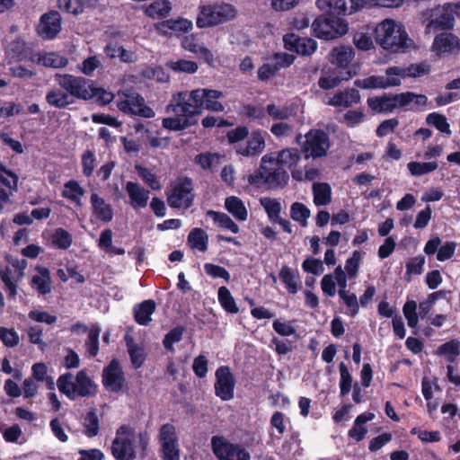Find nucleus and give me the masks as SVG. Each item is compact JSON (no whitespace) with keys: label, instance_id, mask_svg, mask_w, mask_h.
Wrapping results in <instances>:
<instances>
[{"label":"nucleus","instance_id":"obj_20","mask_svg":"<svg viewBox=\"0 0 460 460\" xmlns=\"http://www.w3.org/2000/svg\"><path fill=\"white\" fill-rule=\"evenodd\" d=\"M38 33L44 39L52 40L61 31V15L58 11H49L40 17Z\"/></svg>","mask_w":460,"mask_h":460},{"label":"nucleus","instance_id":"obj_26","mask_svg":"<svg viewBox=\"0 0 460 460\" xmlns=\"http://www.w3.org/2000/svg\"><path fill=\"white\" fill-rule=\"evenodd\" d=\"M156 304L153 299L144 300L133 306L134 321L142 326H147L152 321V314L155 312Z\"/></svg>","mask_w":460,"mask_h":460},{"label":"nucleus","instance_id":"obj_61","mask_svg":"<svg viewBox=\"0 0 460 460\" xmlns=\"http://www.w3.org/2000/svg\"><path fill=\"white\" fill-rule=\"evenodd\" d=\"M204 270L207 275L213 279H223L227 283L230 281V273L222 266L207 262L204 264Z\"/></svg>","mask_w":460,"mask_h":460},{"label":"nucleus","instance_id":"obj_27","mask_svg":"<svg viewBox=\"0 0 460 460\" xmlns=\"http://www.w3.org/2000/svg\"><path fill=\"white\" fill-rule=\"evenodd\" d=\"M90 202L93 214L101 221L109 223L112 220L114 213L111 204L106 203L103 198L97 193L91 194Z\"/></svg>","mask_w":460,"mask_h":460},{"label":"nucleus","instance_id":"obj_13","mask_svg":"<svg viewBox=\"0 0 460 460\" xmlns=\"http://www.w3.org/2000/svg\"><path fill=\"white\" fill-rule=\"evenodd\" d=\"M192 190V180L190 177L180 179L167 197L168 205L172 208H190L194 199Z\"/></svg>","mask_w":460,"mask_h":460},{"label":"nucleus","instance_id":"obj_44","mask_svg":"<svg viewBox=\"0 0 460 460\" xmlns=\"http://www.w3.org/2000/svg\"><path fill=\"white\" fill-rule=\"evenodd\" d=\"M84 433L88 438H93L98 435L100 430V420L96 411L91 409L83 418Z\"/></svg>","mask_w":460,"mask_h":460},{"label":"nucleus","instance_id":"obj_62","mask_svg":"<svg viewBox=\"0 0 460 460\" xmlns=\"http://www.w3.org/2000/svg\"><path fill=\"white\" fill-rule=\"evenodd\" d=\"M249 136V129L246 126H237L235 128L229 130L226 133V138L229 144L238 145L243 144V140Z\"/></svg>","mask_w":460,"mask_h":460},{"label":"nucleus","instance_id":"obj_55","mask_svg":"<svg viewBox=\"0 0 460 460\" xmlns=\"http://www.w3.org/2000/svg\"><path fill=\"white\" fill-rule=\"evenodd\" d=\"M340 370V393L341 396L347 395L350 390L352 385V376L348 369V367L344 362H341L339 365Z\"/></svg>","mask_w":460,"mask_h":460},{"label":"nucleus","instance_id":"obj_25","mask_svg":"<svg viewBox=\"0 0 460 460\" xmlns=\"http://www.w3.org/2000/svg\"><path fill=\"white\" fill-rule=\"evenodd\" d=\"M279 278L291 295L296 294L302 288L301 277L296 269L283 265L279 272Z\"/></svg>","mask_w":460,"mask_h":460},{"label":"nucleus","instance_id":"obj_48","mask_svg":"<svg viewBox=\"0 0 460 460\" xmlns=\"http://www.w3.org/2000/svg\"><path fill=\"white\" fill-rule=\"evenodd\" d=\"M67 58L55 52L40 55L37 59V63L39 65L53 68L65 67L67 65Z\"/></svg>","mask_w":460,"mask_h":460},{"label":"nucleus","instance_id":"obj_30","mask_svg":"<svg viewBox=\"0 0 460 460\" xmlns=\"http://www.w3.org/2000/svg\"><path fill=\"white\" fill-rule=\"evenodd\" d=\"M175 117H167L163 119V128L172 131H181L189 128L198 123L196 119L188 117L186 113L178 112L175 113Z\"/></svg>","mask_w":460,"mask_h":460},{"label":"nucleus","instance_id":"obj_43","mask_svg":"<svg viewBox=\"0 0 460 460\" xmlns=\"http://www.w3.org/2000/svg\"><path fill=\"white\" fill-rule=\"evenodd\" d=\"M217 298L221 307L226 313L235 314L239 312V307L237 306L230 290L226 287L222 286L218 288Z\"/></svg>","mask_w":460,"mask_h":460},{"label":"nucleus","instance_id":"obj_38","mask_svg":"<svg viewBox=\"0 0 460 460\" xmlns=\"http://www.w3.org/2000/svg\"><path fill=\"white\" fill-rule=\"evenodd\" d=\"M436 355L443 356L452 365L460 355V341L456 339L447 341L439 345L436 350Z\"/></svg>","mask_w":460,"mask_h":460},{"label":"nucleus","instance_id":"obj_51","mask_svg":"<svg viewBox=\"0 0 460 460\" xmlns=\"http://www.w3.org/2000/svg\"><path fill=\"white\" fill-rule=\"evenodd\" d=\"M407 168L412 176L428 174L438 168L437 162H410Z\"/></svg>","mask_w":460,"mask_h":460},{"label":"nucleus","instance_id":"obj_28","mask_svg":"<svg viewBox=\"0 0 460 460\" xmlns=\"http://www.w3.org/2000/svg\"><path fill=\"white\" fill-rule=\"evenodd\" d=\"M192 22L185 18L168 19L156 24L160 34L168 35L170 31L174 33L188 32L192 29Z\"/></svg>","mask_w":460,"mask_h":460},{"label":"nucleus","instance_id":"obj_37","mask_svg":"<svg viewBox=\"0 0 460 460\" xmlns=\"http://www.w3.org/2000/svg\"><path fill=\"white\" fill-rule=\"evenodd\" d=\"M352 48L347 46L336 47L332 51V63L340 68H347L354 58Z\"/></svg>","mask_w":460,"mask_h":460},{"label":"nucleus","instance_id":"obj_35","mask_svg":"<svg viewBox=\"0 0 460 460\" xmlns=\"http://www.w3.org/2000/svg\"><path fill=\"white\" fill-rule=\"evenodd\" d=\"M204 92L208 93V94H205L206 97L203 99V111L207 110L212 112L225 111V106L218 102L224 96L221 91L204 88Z\"/></svg>","mask_w":460,"mask_h":460},{"label":"nucleus","instance_id":"obj_29","mask_svg":"<svg viewBox=\"0 0 460 460\" xmlns=\"http://www.w3.org/2000/svg\"><path fill=\"white\" fill-rule=\"evenodd\" d=\"M317 8L328 15L341 17L349 15L347 0H316Z\"/></svg>","mask_w":460,"mask_h":460},{"label":"nucleus","instance_id":"obj_9","mask_svg":"<svg viewBox=\"0 0 460 460\" xmlns=\"http://www.w3.org/2000/svg\"><path fill=\"white\" fill-rule=\"evenodd\" d=\"M305 141L301 147L305 158H321L326 155L331 143L328 133L320 128H311L305 134Z\"/></svg>","mask_w":460,"mask_h":460},{"label":"nucleus","instance_id":"obj_12","mask_svg":"<svg viewBox=\"0 0 460 460\" xmlns=\"http://www.w3.org/2000/svg\"><path fill=\"white\" fill-rule=\"evenodd\" d=\"M456 5L447 3L442 8L430 11V18L427 20L426 27L429 31H447L455 26V9Z\"/></svg>","mask_w":460,"mask_h":460},{"label":"nucleus","instance_id":"obj_50","mask_svg":"<svg viewBox=\"0 0 460 460\" xmlns=\"http://www.w3.org/2000/svg\"><path fill=\"white\" fill-rule=\"evenodd\" d=\"M185 329L181 325L171 329L164 337L163 345L170 352H174L173 344L181 341Z\"/></svg>","mask_w":460,"mask_h":460},{"label":"nucleus","instance_id":"obj_31","mask_svg":"<svg viewBox=\"0 0 460 460\" xmlns=\"http://www.w3.org/2000/svg\"><path fill=\"white\" fill-rule=\"evenodd\" d=\"M126 190L133 208H138L146 207L149 199V190H145L138 183L133 181L127 182Z\"/></svg>","mask_w":460,"mask_h":460},{"label":"nucleus","instance_id":"obj_1","mask_svg":"<svg viewBox=\"0 0 460 460\" xmlns=\"http://www.w3.org/2000/svg\"><path fill=\"white\" fill-rule=\"evenodd\" d=\"M250 185L267 190L284 189L289 181L287 170L277 165L273 161V154H266L261 159L260 167L247 178Z\"/></svg>","mask_w":460,"mask_h":460},{"label":"nucleus","instance_id":"obj_63","mask_svg":"<svg viewBox=\"0 0 460 460\" xmlns=\"http://www.w3.org/2000/svg\"><path fill=\"white\" fill-rule=\"evenodd\" d=\"M295 61V57L288 53H275L273 55L271 64L278 73L282 68L290 66Z\"/></svg>","mask_w":460,"mask_h":460},{"label":"nucleus","instance_id":"obj_41","mask_svg":"<svg viewBox=\"0 0 460 460\" xmlns=\"http://www.w3.org/2000/svg\"><path fill=\"white\" fill-rule=\"evenodd\" d=\"M73 243L72 234L62 227L56 228L50 235V245L60 250H67Z\"/></svg>","mask_w":460,"mask_h":460},{"label":"nucleus","instance_id":"obj_54","mask_svg":"<svg viewBox=\"0 0 460 460\" xmlns=\"http://www.w3.org/2000/svg\"><path fill=\"white\" fill-rule=\"evenodd\" d=\"M426 122L442 133L451 134L450 126L445 115L437 112L429 113L426 118Z\"/></svg>","mask_w":460,"mask_h":460},{"label":"nucleus","instance_id":"obj_46","mask_svg":"<svg viewBox=\"0 0 460 460\" xmlns=\"http://www.w3.org/2000/svg\"><path fill=\"white\" fill-rule=\"evenodd\" d=\"M260 204L264 208L268 218L271 223L280 217L282 206L278 199H271L268 197L261 198Z\"/></svg>","mask_w":460,"mask_h":460},{"label":"nucleus","instance_id":"obj_49","mask_svg":"<svg viewBox=\"0 0 460 460\" xmlns=\"http://www.w3.org/2000/svg\"><path fill=\"white\" fill-rule=\"evenodd\" d=\"M311 216L310 209L301 202H294L290 207V217L291 218L298 222L302 227L307 226V220Z\"/></svg>","mask_w":460,"mask_h":460},{"label":"nucleus","instance_id":"obj_4","mask_svg":"<svg viewBox=\"0 0 460 460\" xmlns=\"http://www.w3.org/2000/svg\"><path fill=\"white\" fill-rule=\"evenodd\" d=\"M374 32L376 43L385 50L395 53L403 50L406 47L408 34L393 20H385L380 22Z\"/></svg>","mask_w":460,"mask_h":460},{"label":"nucleus","instance_id":"obj_10","mask_svg":"<svg viewBox=\"0 0 460 460\" xmlns=\"http://www.w3.org/2000/svg\"><path fill=\"white\" fill-rule=\"evenodd\" d=\"M211 447L218 460H251L250 453L243 446L231 443L224 437L213 436Z\"/></svg>","mask_w":460,"mask_h":460},{"label":"nucleus","instance_id":"obj_7","mask_svg":"<svg viewBox=\"0 0 460 460\" xmlns=\"http://www.w3.org/2000/svg\"><path fill=\"white\" fill-rule=\"evenodd\" d=\"M208 93L204 88H197L191 91L181 92L176 98V103L172 105L174 113L183 112L188 117L195 119L203 112V99Z\"/></svg>","mask_w":460,"mask_h":460},{"label":"nucleus","instance_id":"obj_18","mask_svg":"<svg viewBox=\"0 0 460 460\" xmlns=\"http://www.w3.org/2000/svg\"><path fill=\"white\" fill-rule=\"evenodd\" d=\"M284 47L290 52L301 56H311L317 49V42L308 37H300L295 33H287L283 37Z\"/></svg>","mask_w":460,"mask_h":460},{"label":"nucleus","instance_id":"obj_11","mask_svg":"<svg viewBox=\"0 0 460 460\" xmlns=\"http://www.w3.org/2000/svg\"><path fill=\"white\" fill-rule=\"evenodd\" d=\"M158 441L163 460H180V447L175 427L163 424L159 429Z\"/></svg>","mask_w":460,"mask_h":460},{"label":"nucleus","instance_id":"obj_16","mask_svg":"<svg viewBox=\"0 0 460 460\" xmlns=\"http://www.w3.org/2000/svg\"><path fill=\"white\" fill-rule=\"evenodd\" d=\"M102 385L111 393H119L125 385L126 379L123 369L117 358H113L102 370Z\"/></svg>","mask_w":460,"mask_h":460},{"label":"nucleus","instance_id":"obj_24","mask_svg":"<svg viewBox=\"0 0 460 460\" xmlns=\"http://www.w3.org/2000/svg\"><path fill=\"white\" fill-rule=\"evenodd\" d=\"M401 84V80L393 75L384 77L371 75L365 79H358L355 81V85L362 89H385L391 86H398Z\"/></svg>","mask_w":460,"mask_h":460},{"label":"nucleus","instance_id":"obj_47","mask_svg":"<svg viewBox=\"0 0 460 460\" xmlns=\"http://www.w3.org/2000/svg\"><path fill=\"white\" fill-rule=\"evenodd\" d=\"M208 235L201 228H193L188 235V243L192 249L206 252L208 249Z\"/></svg>","mask_w":460,"mask_h":460},{"label":"nucleus","instance_id":"obj_33","mask_svg":"<svg viewBox=\"0 0 460 460\" xmlns=\"http://www.w3.org/2000/svg\"><path fill=\"white\" fill-rule=\"evenodd\" d=\"M125 342L131 364L135 369H138L146 360L144 348L137 344L134 338L128 334L125 336Z\"/></svg>","mask_w":460,"mask_h":460},{"label":"nucleus","instance_id":"obj_36","mask_svg":"<svg viewBox=\"0 0 460 460\" xmlns=\"http://www.w3.org/2000/svg\"><path fill=\"white\" fill-rule=\"evenodd\" d=\"M46 102L55 108L65 109L68 105L74 103V101L69 98L66 92L58 88H53L47 92Z\"/></svg>","mask_w":460,"mask_h":460},{"label":"nucleus","instance_id":"obj_53","mask_svg":"<svg viewBox=\"0 0 460 460\" xmlns=\"http://www.w3.org/2000/svg\"><path fill=\"white\" fill-rule=\"evenodd\" d=\"M172 9L170 1L156 0L146 8V13L152 17L164 18L167 16Z\"/></svg>","mask_w":460,"mask_h":460},{"label":"nucleus","instance_id":"obj_40","mask_svg":"<svg viewBox=\"0 0 460 460\" xmlns=\"http://www.w3.org/2000/svg\"><path fill=\"white\" fill-rule=\"evenodd\" d=\"M85 193L84 189L75 180H70L64 184L61 192L63 198L69 199L76 205H81V197Z\"/></svg>","mask_w":460,"mask_h":460},{"label":"nucleus","instance_id":"obj_15","mask_svg":"<svg viewBox=\"0 0 460 460\" xmlns=\"http://www.w3.org/2000/svg\"><path fill=\"white\" fill-rule=\"evenodd\" d=\"M215 394L222 401H230L234 396L235 378L228 366H220L215 373Z\"/></svg>","mask_w":460,"mask_h":460},{"label":"nucleus","instance_id":"obj_14","mask_svg":"<svg viewBox=\"0 0 460 460\" xmlns=\"http://www.w3.org/2000/svg\"><path fill=\"white\" fill-rule=\"evenodd\" d=\"M431 51L438 58L458 56L460 54V39L450 31L439 32L433 40Z\"/></svg>","mask_w":460,"mask_h":460},{"label":"nucleus","instance_id":"obj_39","mask_svg":"<svg viewBox=\"0 0 460 460\" xmlns=\"http://www.w3.org/2000/svg\"><path fill=\"white\" fill-rule=\"evenodd\" d=\"M313 195L315 206H326L332 201L331 186L327 182L314 183Z\"/></svg>","mask_w":460,"mask_h":460},{"label":"nucleus","instance_id":"obj_57","mask_svg":"<svg viewBox=\"0 0 460 460\" xmlns=\"http://www.w3.org/2000/svg\"><path fill=\"white\" fill-rule=\"evenodd\" d=\"M361 252L354 251L352 256L347 259L345 262V273L349 279H355L358 275L359 264L361 261Z\"/></svg>","mask_w":460,"mask_h":460},{"label":"nucleus","instance_id":"obj_23","mask_svg":"<svg viewBox=\"0 0 460 460\" xmlns=\"http://www.w3.org/2000/svg\"><path fill=\"white\" fill-rule=\"evenodd\" d=\"M111 453L115 460H135L137 457L133 442L129 438L115 437Z\"/></svg>","mask_w":460,"mask_h":460},{"label":"nucleus","instance_id":"obj_5","mask_svg":"<svg viewBox=\"0 0 460 460\" xmlns=\"http://www.w3.org/2000/svg\"><path fill=\"white\" fill-rule=\"evenodd\" d=\"M312 35L324 40L342 37L349 31V23L342 17H334L323 13L311 24Z\"/></svg>","mask_w":460,"mask_h":460},{"label":"nucleus","instance_id":"obj_34","mask_svg":"<svg viewBox=\"0 0 460 460\" xmlns=\"http://www.w3.org/2000/svg\"><path fill=\"white\" fill-rule=\"evenodd\" d=\"M226 210L238 221H245L248 217V211L243 201L235 196H230L225 200Z\"/></svg>","mask_w":460,"mask_h":460},{"label":"nucleus","instance_id":"obj_32","mask_svg":"<svg viewBox=\"0 0 460 460\" xmlns=\"http://www.w3.org/2000/svg\"><path fill=\"white\" fill-rule=\"evenodd\" d=\"M272 154L275 164L287 171L296 166L300 160V152L296 148H285Z\"/></svg>","mask_w":460,"mask_h":460},{"label":"nucleus","instance_id":"obj_3","mask_svg":"<svg viewBox=\"0 0 460 460\" xmlns=\"http://www.w3.org/2000/svg\"><path fill=\"white\" fill-rule=\"evenodd\" d=\"M236 15V8L226 2L202 4L199 6L196 25L199 29L215 27L233 21Z\"/></svg>","mask_w":460,"mask_h":460},{"label":"nucleus","instance_id":"obj_60","mask_svg":"<svg viewBox=\"0 0 460 460\" xmlns=\"http://www.w3.org/2000/svg\"><path fill=\"white\" fill-rule=\"evenodd\" d=\"M339 296L348 308V314L351 317H355L359 312V304L356 294L347 291L339 294Z\"/></svg>","mask_w":460,"mask_h":460},{"label":"nucleus","instance_id":"obj_8","mask_svg":"<svg viewBox=\"0 0 460 460\" xmlns=\"http://www.w3.org/2000/svg\"><path fill=\"white\" fill-rule=\"evenodd\" d=\"M117 107L125 114L146 119L154 118L155 115L154 110L146 104L144 97L137 92H125L119 94Z\"/></svg>","mask_w":460,"mask_h":460},{"label":"nucleus","instance_id":"obj_45","mask_svg":"<svg viewBox=\"0 0 460 460\" xmlns=\"http://www.w3.org/2000/svg\"><path fill=\"white\" fill-rule=\"evenodd\" d=\"M18 181L15 178L0 173V201L10 202V197L18 190Z\"/></svg>","mask_w":460,"mask_h":460},{"label":"nucleus","instance_id":"obj_42","mask_svg":"<svg viewBox=\"0 0 460 460\" xmlns=\"http://www.w3.org/2000/svg\"><path fill=\"white\" fill-rule=\"evenodd\" d=\"M207 216L221 228L227 229L234 234H237L240 230L238 225L226 213L208 210Z\"/></svg>","mask_w":460,"mask_h":460},{"label":"nucleus","instance_id":"obj_22","mask_svg":"<svg viewBox=\"0 0 460 460\" xmlns=\"http://www.w3.org/2000/svg\"><path fill=\"white\" fill-rule=\"evenodd\" d=\"M37 271L30 280V287L35 290L39 296H44L51 293L52 280L49 269L44 266L37 265Z\"/></svg>","mask_w":460,"mask_h":460},{"label":"nucleus","instance_id":"obj_17","mask_svg":"<svg viewBox=\"0 0 460 460\" xmlns=\"http://www.w3.org/2000/svg\"><path fill=\"white\" fill-rule=\"evenodd\" d=\"M266 135L267 132L261 129L258 128L252 130L245 142L234 146L235 153L244 157H252L261 155L265 149Z\"/></svg>","mask_w":460,"mask_h":460},{"label":"nucleus","instance_id":"obj_21","mask_svg":"<svg viewBox=\"0 0 460 460\" xmlns=\"http://www.w3.org/2000/svg\"><path fill=\"white\" fill-rule=\"evenodd\" d=\"M431 71V66L427 62L423 61L420 63L411 64L405 67L400 66H390L386 69V75H395V77L402 78H417L427 75Z\"/></svg>","mask_w":460,"mask_h":460},{"label":"nucleus","instance_id":"obj_2","mask_svg":"<svg viewBox=\"0 0 460 460\" xmlns=\"http://www.w3.org/2000/svg\"><path fill=\"white\" fill-rule=\"evenodd\" d=\"M57 386L58 391L71 401L78 397H93L98 393V385L90 377L86 369L79 370L75 376L71 372L60 375L57 380Z\"/></svg>","mask_w":460,"mask_h":460},{"label":"nucleus","instance_id":"obj_19","mask_svg":"<svg viewBox=\"0 0 460 460\" xmlns=\"http://www.w3.org/2000/svg\"><path fill=\"white\" fill-rule=\"evenodd\" d=\"M13 266L18 268L20 270L19 277L16 279L12 278L13 270L9 266H5L4 269L0 270V279L4 285V290L7 293V296L9 299H15L18 294V283L22 277L23 276V270L27 266V261L25 260H16Z\"/></svg>","mask_w":460,"mask_h":460},{"label":"nucleus","instance_id":"obj_52","mask_svg":"<svg viewBox=\"0 0 460 460\" xmlns=\"http://www.w3.org/2000/svg\"><path fill=\"white\" fill-rule=\"evenodd\" d=\"M168 68L178 73L194 74L198 71L199 66L195 61L178 59L166 63Z\"/></svg>","mask_w":460,"mask_h":460},{"label":"nucleus","instance_id":"obj_56","mask_svg":"<svg viewBox=\"0 0 460 460\" xmlns=\"http://www.w3.org/2000/svg\"><path fill=\"white\" fill-rule=\"evenodd\" d=\"M101 329L98 326H93L89 332L85 341L87 352L91 357H96L99 352V336Z\"/></svg>","mask_w":460,"mask_h":460},{"label":"nucleus","instance_id":"obj_6","mask_svg":"<svg viewBox=\"0 0 460 460\" xmlns=\"http://www.w3.org/2000/svg\"><path fill=\"white\" fill-rule=\"evenodd\" d=\"M56 80L68 95L80 100H91L96 94L95 91H98V87L94 86L92 81L83 76H75L70 74H57Z\"/></svg>","mask_w":460,"mask_h":460},{"label":"nucleus","instance_id":"obj_58","mask_svg":"<svg viewBox=\"0 0 460 460\" xmlns=\"http://www.w3.org/2000/svg\"><path fill=\"white\" fill-rule=\"evenodd\" d=\"M425 257L418 255L411 258L405 265V278L408 277V280L411 275H420L424 270Z\"/></svg>","mask_w":460,"mask_h":460},{"label":"nucleus","instance_id":"obj_59","mask_svg":"<svg viewBox=\"0 0 460 460\" xmlns=\"http://www.w3.org/2000/svg\"><path fill=\"white\" fill-rule=\"evenodd\" d=\"M0 340L7 348H14L19 344L20 337L13 328L0 327Z\"/></svg>","mask_w":460,"mask_h":460},{"label":"nucleus","instance_id":"obj_64","mask_svg":"<svg viewBox=\"0 0 460 460\" xmlns=\"http://www.w3.org/2000/svg\"><path fill=\"white\" fill-rule=\"evenodd\" d=\"M219 159L217 153H200L194 158V163L199 165L203 170H212L214 162Z\"/></svg>","mask_w":460,"mask_h":460}]
</instances>
